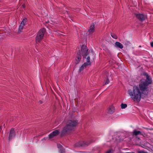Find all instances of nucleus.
<instances>
[{"label": "nucleus", "instance_id": "obj_1", "mask_svg": "<svg viewBox=\"0 0 153 153\" xmlns=\"http://www.w3.org/2000/svg\"><path fill=\"white\" fill-rule=\"evenodd\" d=\"M128 92L129 94L134 101H136L138 102L140 101L142 93L138 86H134L133 87V92L131 89L128 90Z\"/></svg>", "mask_w": 153, "mask_h": 153}, {"label": "nucleus", "instance_id": "obj_2", "mask_svg": "<svg viewBox=\"0 0 153 153\" xmlns=\"http://www.w3.org/2000/svg\"><path fill=\"white\" fill-rule=\"evenodd\" d=\"M45 31V29L43 28L41 29L38 32L36 37V43H39L41 41L43 38Z\"/></svg>", "mask_w": 153, "mask_h": 153}, {"label": "nucleus", "instance_id": "obj_3", "mask_svg": "<svg viewBox=\"0 0 153 153\" xmlns=\"http://www.w3.org/2000/svg\"><path fill=\"white\" fill-rule=\"evenodd\" d=\"M92 142L91 141H80L75 143L74 146L76 147H85L87 146Z\"/></svg>", "mask_w": 153, "mask_h": 153}, {"label": "nucleus", "instance_id": "obj_4", "mask_svg": "<svg viewBox=\"0 0 153 153\" xmlns=\"http://www.w3.org/2000/svg\"><path fill=\"white\" fill-rule=\"evenodd\" d=\"M78 124V121L75 120H69L67 122L66 125L72 130L74 129V128Z\"/></svg>", "mask_w": 153, "mask_h": 153}, {"label": "nucleus", "instance_id": "obj_5", "mask_svg": "<svg viewBox=\"0 0 153 153\" xmlns=\"http://www.w3.org/2000/svg\"><path fill=\"white\" fill-rule=\"evenodd\" d=\"M149 85L144 82H141L139 85V88L142 94H144V92L147 91L148 90Z\"/></svg>", "mask_w": 153, "mask_h": 153}, {"label": "nucleus", "instance_id": "obj_6", "mask_svg": "<svg viewBox=\"0 0 153 153\" xmlns=\"http://www.w3.org/2000/svg\"><path fill=\"white\" fill-rule=\"evenodd\" d=\"M72 130L66 125L64 127L60 133L61 137L64 136L69 133Z\"/></svg>", "mask_w": 153, "mask_h": 153}, {"label": "nucleus", "instance_id": "obj_7", "mask_svg": "<svg viewBox=\"0 0 153 153\" xmlns=\"http://www.w3.org/2000/svg\"><path fill=\"white\" fill-rule=\"evenodd\" d=\"M88 49H87L86 46H82L81 50L82 55L83 58H85L86 56L88 54Z\"/></svg>", "mask_w": 153, "mask_h": 153}, {"label": "nucleus", "instance_id": "obj_8", "mask_svg": "<svg viewBox=\"0 0 153 153\" xmlns=\"http://www.w3.org/2000/svg\"><path fill=\"white\" fill-rule=\"evenodd\" d=\"M143 75L146 77V79L145 81H144L145 83H146L148 85H149L152 83V79L150 77V76L148 74V73L144 72L143 73Z\"/></svg>", "mask_w": 153, "mask_h": 153}, {"label": "nucleus", "instance_id": "obj_9", "mask_svg": "<svg viewBox=\"0 0 153 153\" xmlns=\"http://www.w3.org/2000/svg\"><path fill=\"white\" fill-rule=\"evenodd\" d=\"M135 16L136 18L139 21L141 22H143L146 19H147V16L143 14L135 13Z\"/></svg>", "mask_w": 153, "mask_h": 153}, {"label": "nucleus", "instance_id": "obj_10", "mask_svg": "<svg viewBox=\"0 0 153 153\" xmlns=\"http://www.w3.org/2000/svg\"><path fill=\"white\" fill-rule=\"evenodd\" d=\"M16 135V133L14 129L12 128L10 130L9 137L8 140L10 141L13 138H14Z\"/></svg>", "mask_w": 153, "mask_h": 153}, {"label": "nucleus", "instance_id": "obj_11", "mask_svg": "<svg viewBox=\"0 0 153 153\" xmlns=\"http://www.w3.org/2000/svg\"><path fill=\"white\" fill-rule=\"evenodd\" d=\"M82 56L81 55L80 52L79 50L76 54V57L75 59V63L76 64H78L81 59Z\"/></svg>", "mask_w": 153, "mask_h": 153}, {"label": "nucleus", "instance_id": "obj_12", "mask_svg": "<svg viewBox=\"0 0 153 153\" xmlns=\"http://www.w3.org/2000/svg\"><path fill=\"white\" fill-rule=\"evenodd\" d=\"M59 133L58 130H56L52 132L51 134L49 135V137L50 139H51L54 137L58 135Z\"/></svg>", "mask_w": 153, "mask_h": 153}, {"label": "nucleus", "instance_id": "obj_13", "mask_svg": "<svg viewBox=\"0 0 153 153\" xmlns=\"http://www.w3.org/2000/svg\"><path fill=\"white\" fill-rule=\"evenodd\" d=\"M115 111V109L114 106H110L107 109V112L109 114H112Z\"/></svg>", "mask_w": 153, "mask_h": 153}, {"label": "nucleus", "instance_id": "obj_14", "mask_svg": "<svg viewBox=\"0 0 153 153\" xmlns=\"http://www.w3.org/2000/svg\"><path fill=\"white\" fill-rule=\"evenodd\" d=\"M132 133L133 134L132 135L133 136H135L136 137L138 135H143L140 131L137 130L136 129H134Z\"/></svg>", "mask_w": 153, "mask_h": 153}, {"label": "nucleus", "instance_id": "obj_15", "mask_svg": "<svg viewBox=\"0 0 153 153\" xmlns=\"http://www.w3.org/2000/svg\"><path fill=\"white\" fill-rule=\"evenodd\" d=\"M94 31V25L93 23L91 25L88 30V32L91 33H93Z\"/></svg>", "mask_w": 153, "mask_h": 153}, {"label": "nucleus", "instance_id": "obj_16", "mask_svg": "<svg viewBox=\"0 0 153 153\" xmlns=\"http://www.w3.org/2000/svg\"><path fill=\"white\" fill-rule=\"evenodd\" d=\"M115 46L117 48L122 49L123 48V45L119 42H116L115 43Z\"/></svg>", "mask_w": 153, "mask_h": 153}, {"label": "nucleus", "instance_id": "obj_17", "mask_svg": "<svg viewBox=\"0 0 153 153\" xmlns=\"http://www.w3.org/2000/svg\"><path fill=\"white\" fill-rule=\"evenodd\" d=\"M88 65L86 64V63H84L79 68V72H81L83 71L84 68H85Z\"/></svg>", "mask_w": 153, "mask_h": 153}, {"label": "nucleus", "instance_id": "obj_18", "mask_svg": "<svg viewBox=\"0 0 153 153\" xmlns=\"http://www.w3.org/2000/svg\"><path fill=\"white\" fill-rule=\"evenodd\" d=\"M90 58L89 56H88L87 58L86 61L87 62L85 63H86V64L88 65H91V62H90Z\"/></svg>", "mask_w": 153, "mask_h": 153}, {"label": "nucleus", "instance_id": "obj_19", "mask_svg": "<svg viewBox=\"0 0 153 153\" xmlns=\"http://www.w3.org/2000/svg\"><path fill=\"white\" fill-rule=\"evenodd\" d=\"M27 18H25L24 19L21 23L20 24L24 26L27 21Z\"/></svg>", "mask_w": 153, "mask_h": 153}, {"label": "nucleus", "instance_id": "obj_20", "mask_svg": "<svg viewBox=\"0 0 153 153\" xmlns=\"http://www.w3.org/2000/svg\"><path fill=\"white\" fill-rule=\"evenodd\" d=\"M24 26L21 24L20 25L19 29V32H21L22 30L23 29Z\"/></svg>", "mask_w": 153, "mask_h": 153}, {"label": "nucleus", "instance_id": "obj_21", "mask_svg": "<svg viewBox=\"0 0 153 153\" xmlns=\"http://www.w3.org/2000/svg\"><path fill=\"white\" fill-rule=\"evenodd\" d=\"M121 106L122 109H124L127 107V105L126 104L122 103L121 105Z\"/></svg>", "mask_w": 153, "mask_h": 153}, {"label": "nucleus", "instance_id": "obj_22", "mask_svg": "<svg viewBox=\"0 0 153 153\" xmlns=\"http://www.w3.org/2000/svg\"><path fill=\"white\" fill-rule=\"evenodd\" d=\"M111 36L113 37L114 39H117V35L114 33H111Z\"/></svg>", "mask_w": 153, "mask_h": 153}, {"label": "nucleus", "instance_id": "obj_23", "mask_svg": "<svg viewBox=\"0 0 153 153\" xmlns=\"http://www.w3.org/2000/svg\"><path fill=\"white\" fill-rule=\"evenodd\" d=\"M123 43L125 45H126V46H127L129 45L130 43L129 41H125L123 42Z\"/></svg>", "mask_w": 153, "mask_h": 153}, {"label": "nucleus", "instance_id": "obj_24", "mask_svg": "<svg viewBox=\"0 0 153 153\" xmlns=\"http://www.w3.org/2000/svg\"><path fill=\"white\" fill-rule=\"evenodd\" d=\"M59 152L60 153H65V149L64 148L60 149Z\"/></svg>", "mask_w": 153, "mask_h": 153}, {"label": "nucleus", "instance_id": "obj_25", "mask_svg": "<svg viewBox=\"0 0 153 153\" xmlns=\"http://www.w3.org/2000/svg\"><path fill=\"white\" fill-rule=\"evenodd\" d=\"M105 81V83L103 85L107 84L109 82V80L108 78Z\"/></svg>", "mask_w": 153, "mask_h": 153}, {"label": "nucleus", "instance_id": "obj_26", "mask_svg": "<svg viewBox=\"0 0 153 153\" xmlns=\"http://www.w3.org/2000/svg\"><path fill=\"white\" fill-rule=\"evenodd\" d=\"M112 151L113 150L112 149H111L106 151L105 153H112Z\"/></svg>", "mask_w": 153, "mask_h": 153}, {"label": "nucleus", "instance_id": "obj_27", "mask_svg": "<svg viewBox=\"0 0 153 153\" xmlns=\"http://www.w3.org/2000/svg\"><path fill=\"white\" fill-rule=\"evenodd\" d=\"M58 148L59 149L63 148L62 147V146L60 144L58 145Z\"/></svg>", "mask_w": 153, "mask_h": 153}, {"label": "nucleus", "instance_id": "obj_28", "mask_svg": "<svg viewBox=\"0 0 153 153\" xmlns=\"http://www.w3.org/2000/svg\"><path fill=\"white\" fill-rule=\"evenodd\" d=\"M150 44H151V46L152 47H153V42H151L150 43Z\"/></svg>", "mask_w": 153, "mask_h": 153}, {"label": "nucleus", "instance_id": "obj_29", "mask_svg": "<svg viewBox=\"0 0 153 153\" xmlns=\"http://www.w3.org/2000/svg\"><path fill=\"white\" fill-rule=\"evenodd\" d=\"M22 7L23 8H25V4H22Z\"/></svg>", "mask_w": 153, "mask_h": 153}, {"label": "nucleus", "instance_id": "obj_30", "mask_svg": "<svg viewBox=\"0 0 153 153\" xmlns=\"http://www.w3.org/2000/svg\"><path fill=\"white\" fill-rule=\"evenodd\" d=\"M39 102L41 104H42L43 103V102L41 100L39 101Z\"/></svg>", "mask_w": 153, "mask_h": 153}, {"label": "nucleus", "instance_id": "obj_31", "mask_svg": "<svg viewBox=\"0 0 153 153\" xmlns=\"http://www.w3.org/2000/svg\"><path fill=\"white\" fill-rule=\"evenodd\" d=\"M136 137V138H137V139H138V140H140V138H139L138 137Z\"/></svg>", "mask_w": 153, "mask_h": 153}, {"label": "nucleus", "instance_id": "obj_32", "mask_svg": "<svg viewBox=\"0 0 153 153\" xmlns=\"http://www.w3.org/2000/svg\"><path fill=\"white\" fill-rule=\"evenodd\" d=\"M139 47H141V46H139Z\"/></svg>", "mask_w": 153, "mask_h": 153}]
</instances>
